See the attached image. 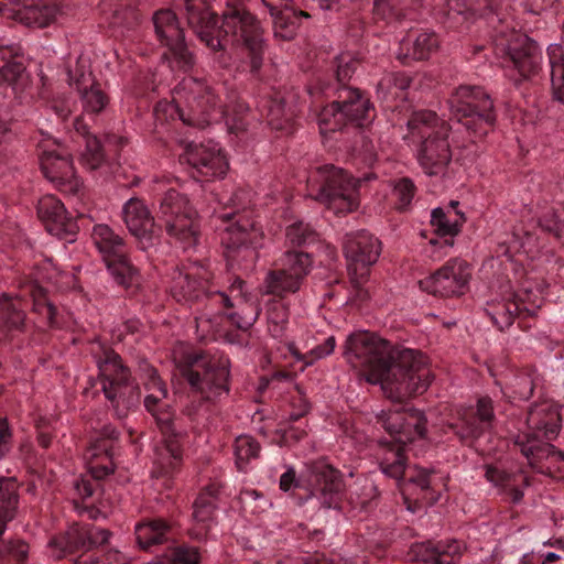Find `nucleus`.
<instances>
[{"mask_svg": "<svg viewBox=\"0 0 564 564\" xmlns=\"http://www.w3.org/2000/svg\"><path fill=\"white\" fill-rule=\"evenodd\" d=\"M346 361L371 383H380L386 397L403 402L423 393L431 383V371L422 356L412 349L395 350L375 333L350 334L344 345Z\"/></svg>", "mask_w": 564, "mask_h": 564, "instance_id": "nucleus-1", "label": "nucleus"}, {"mask_svg": "<svg viewBox=\"0 0 564 564\" xmlns=\"http://www.w3.org/2000/svg\"><path fill=\"white\" fill-rule=\"evenodd\" d=\"M212 278V272L205 265L194 262L177 269L170 285V293L176 302L191 308L196 307L197 312L207 311L195 316L196 328H202L203 333L212 328V316L232 306L230 297Z\"/></svg>", "mask_w": 564, "mask_h": 564, "instance_id": "nucleus-2", "label": "nucleus"}, {"mask_svg": "<svg viewBox=\"0 0 564 564\" xmlns=\"http://www.w3.org/2000/svg\"><path fill=\"white\" fill-rule=\"evenodd\" d=\"M191 391L212 404L223 402L230 392V362L224 356L202 350L184 352L176 361Z\"/></svg>", "mask_w": 564, "mask_h": 564, "instance_id": "nucleus-3", "label": "nucleus"}, {"mask_svg": "<svg viewBox=\"0 0 564 564\" xmlns=\"http://www.w3.org/2000/svg\"><path fill=\"white\" fill-rule=\"evenodd\" d=\"M251 203L249 191L239 188L228 199L227 204L232 212L221 213L216 216L220 221L218 229L220 230L221 245L227 249V260L231 267L240 253L243 258H249L252 265L256 258L254 249L260 245L262 232L256 227V223L245 214Z\"/></svg>", "mask_w": 564, "mask_h": 564, "instance_id": "nucleus-4", "label": "nucleus"}, {"mask_svg": "<svg viewBox=\"0 0 564 564\" xmlns=\"http://www.w3.org/2000/svg\"><path fill=\"white\" fill-rule=\"evenodd\" d=\"M382 426L394 438V444L381 447L380 470L395 480H401L405 471L404 445L415 437H424L426 419L415 409L399 408L383 412Z\"/></svg>", "mask_w": 564, "mask_h": 564, "instance_id": "nucleus-5", "label": "nucleus"}, {"mask_svg": "<svg viewBox=\"0 0 564 564\" xmlns=\"http://www.w3.org/2000/svg\"><path fill=\"white\" fill-rule=\"evenodd\" d=\"M408 129L413 140H420L417 161L424 173L443 174L452 159L448 124L434 111L421 110L408 120Z\"/></svg>", "mask_w": 564, "mask_h": 564, "instance_id": "nucleus-6", "label": "nucleus"}, {"mask_svg": "<svg viewBox=\"0 0 564 564\" xmlns=\"http://www.w3.org/2000/svg\"><path fill=\"white\" fill-rule=\"evenodd\" d=\"M172 102L184 123L198 128L218 122L227 113L215 88L204 78L184 77L172 91Z\"/></svg>", "mask_w": 564, "mask_h": 564, "instance_id": "nucleus-7", "label": "nucleus"}, {"mask_svg": "<svg viewBox=\"0 0 564 564\" xmlns=\"http://www.w3.org/2000/svg\"><path fill=\"white\" fill-rule=\"evenodd\" d=\"M105 398L117 419L128 416L140 403V389L122 358L111 348L95 355Z\"/></svg>", "mask_w": 564, "mask_h": 564, "instance_id": "nucleus-8", "label": "nucleus"}, {"mask_svg": "<svg viewBox=\"0 0 564 564\" xmlns=\"http://www.w3.org/2000/svg\"><path fill=\"white\" fill-rule=\"evenodd\" d=\"M529 433L517 435L514 445L528 459H542L556 456L564 460V453L557 451L549 442L554 440L562 427V419L557 406L551 401H542L530 406L527 416Z\"/></svg>", "mask_w": 564, "mask_h": 564, "instance_id": "nucleus-9", "label": "nucleus"}, {"mask_svg": "<svg viewBox=\"0 0 564 564\" xmlns=\"http://www.w3.org/2000/svg\"><path fill=\"white\" fill-rule=\"evenodd\" d=\"M188 25L196 35H212L219 30L224 35H257L259 22L253 14L239 7H228L221 22L207 0H185Z\"/></svg>", "mask_w": 564, "mask_h": 564, "instance_id": "nucleus-10", "label": "nucleus"}, {"mask_svg": "<svg viewBox=\"0 0 564 564\" xmlns=\"http://www.w3.org/2000/svg\"><path fill=\"white\" fill-rule=\"evenodd\" d=\"M456 120L473 138V142L494 131L497 113L489 94L478 86L462 85L448 99Z\"/></svg>", "mask_w": 564, "mask_h": 564, "instance_id": "nucleus-11", "label": "nucleus"}, {"mask_svg": "<svg viewBox=\"0 0 564 564\" xmlns=\"http://www.w3.org/2000/svg\"><path fill=\"white\" fill-rule=\"evenodd\" d=\"M376 116L370 99L357 88L340 86L336 90V99L325 106L317 121L322 134L341 130L348 122L364 127Z\"/></svg>", "mask_w": 564, "mask_h": 564, "instance_id": "nucleus-12", "label": "nucleus"}, {"mask_svg": "<svg viewBox=\"0 0 564 564\" xmlns=\"http://www.w3.org/2000/svg\"><path fill=\"white\" fill-rule=\"evenodd\" d=\"M158 220L170 237L183 243L184 249L197 243V213L186 195L169 189L160 200Z\"/></svg>", "mask_w": 564, "mask_h": 564, "instance_id": "nucleus-13", "label": "nucleus"}, {"mask_svg": "<svg viewBox=\"0 0 564 564\" xmlns=\"http://www.w3.org/2000/svg\"><path fill=\"white\" fill-rule=\"evenodd\" d=\"M91 239L116 282L127 290L138 288L140 274L127 257L123 239L105 224L94 226Z\"/></svg>", "mask_w": 564, "mask_h": 564, "instance_id": "nucleus-14", "label": "nucleus"}, {"mask_svg": "<svg viewBox=\"0 0 564 564\" xmlns=\"http://www.w3.org/2000/svg\"><path fill=\"white\" fill-rule=\"evenodd\" d=\"M322 185L315 199L335 214H347L359 206L358 187L360 180L351 177L343 169L323 165L317 169Z\"/></svg>", "mask_w": 564, "mask_h": 564, "instance_id": "nucleus-15", "label": "nucleus"}, {"mask_svg": "<svg viewBox=\"0 0 564 564\" xmlns=\"http://www.w3.org/2000/svg\"><path fill=\"white\" fill-rule=\"evenodd\" d=\"M278 268L267 273L264 288L268 294L283 297L300 291L310 274L313 260L307 252L288 250L278 259Z\"/></svg>", "mask_w": 564, "mask_h": 564, "instance_id": "nucleus-16", "label": "nucleus"}, {"mask_svg": "<svg viewBox=\"0 0 564 564\" xmlns=\"http://www.w3.org/2000/svg\"><path fill=\"white\" fill-rule=\"evenodd\" d=\"M41 169L45 177L65 193L75 194L82 182L75 173L69 153L55 140H43L39 143Z\"/></svg>", "mask_w": 564, "mask_h": 564, "instance_id": "nucleus-17", "label": "nucleus"}, {"mask_svg": "<svg viewBox=\"0 0 564 564\" xmlns=\"http://www.w3.org/2000/svg\"><path fill=\"white\" fill-rule=\"evenodd\" d=\"M471 279L470 265L462 259L448 260L430 276L421 280L422 291L443 297L460 296L469 288Z\"/></svg>", "mask_w": 564, "mask_h": 564, "instance_id": "nucleus-18", "label": "nucleus"}, {"mask_svg": "<svg viewBox=\"0 0 564 564\" xmlns=\"http://www.w3.org/2000/svg\"><path fill=\"white\" fill-rule=\"evenodd\" d=\"M495 420L494 401L489 397H481L475 406L459 411L457 421L448 427L462 444L473 446L486 432L491 431Z\"/></svg>", "mask_w": 564, "mask_h": 564, "instance_id": "nucleus-19", "label": "nucleus"}, {"mask_svg": "<svg viewBox=\"0 0 564 564\" xmlns=\"http://www.w3.org/2000/svg\"><path fill=\"white\" fill-rule=\"evenodd\" d=\"M163 442L155 448L152 475L154 477H171L183 462L184 433L176 431L174 421L169 413L158 416Z\"/></svg>", "mask_w": 564, "mask_h": 564, "instance_id": "nucleus-20", "label": "nucleus"}, {"mask_svg": "<svg viewBox=\"0 0 564 564\" xmlns=\"http://www.w3.org/2000/svg\"><path fill=\"white\" fill-rule=\"evenodd\" d=\"M62 0L0 1V15L29 28L48 26L61 9Z\"/></svg>", "mask_w": 564, "mask_h": 564, "instance_id": "nucleus-21", "label": "nucleus"}, {"mask_svg": "<svg viewBox=\"0 0 564 564\" xmlns=\"http://www.w3.org/2000/svg\"><path fill=\"white\" fill-rule=\"evenodd\" d=\"M306 474L312 486L310 498H315L323 508H336L344 490L339 470L321 459L307 464Z\"/></svg>", "mask_w": 564, "mask_h": 564, "instance_id": "nucleus-22", "label": "nucleus"}, {"mask_svg": "<svg viewBox=\"0 0 564 564\" xmlns=\"http://www.w3.org/2000/svg\"><path fill=\"white\" fill-rule=\"evenodd\" d=\"M185 161L195 170L196 176L209 181L223 177L228 170V162L218 144L188 143L184 152Z\"/></svg>", "mask_w": 564, "mask_h": 564, "instance_id": "nucleus-23", "label": "nucleus"}, {"mask_svg": "<svg viewBox=\"0 0 564 564\" xmlns=\"http://www.w3.org/2000/svg\"><path fill=\"white\" fill-rule=\"evenodd\" d=\"M36 212L45 229L59 239L74 241L77 223L67 215L64 204L54 195H45L37 202Z\"/></svg>", "mask_w": 564, "mask_h": 564, "instance_id": "nucleus-24", "label": "nucleus"}, {"mask_svg": "<svg viewBox=\"0 0 564 564\" xmlns=\"http://www.w3.org/2000/svg\"><path fill=\"white\" fill-rule=\"evenodd\" d=\"M344 254L349 262V271L355 273L360 268L367 272L380 254L381 243L378 238L366 230L347 234L343 242Z\"/></svg>", "mask_w": 564, "mask_h": 564, "instance_id": "nucleus-25", "label": "nucleus"}, {"mask_svg": "<svg viewBox=\"0 0 564 564\" xmlns=\"http://www.w3.org/2000/svg\"><path fill=\"white\" fill-rule=\"evenodd\" d=\"M67 76L69 85L79 93L86 112L98 113L107 106L108 97L95 85L86 59L79 57L75 69H69Z\"/></svg>", "mask_w": 564, "mask_h": 564, "instance_id": "nucleus-26", "label": "nucleus"}, {"mask_svg": "<svg viewBox=\"0 0 564 564\" xmlns=\"http://www.w3.org/2000/svg\"><path fill=\"white\" fill-rule=\"evenodd\" d=\"M219 495L220 486L210 484L206 486L195 499L192 513L194 527L188 530V534L192 539L202 540L206 536L215 519Z\"/></svg>", "mask_w": 564, "mask_h": 564, "instance_id": "nucleus-27", "label": "nucleus"}, {"mask_svg": "<svg viewBox=\"0 0 564 564\" xmlns=\"http://www.w3.org/2000/svg\"><path fill=\"white\" fill-rule=\"evenodd\" d=\"M510 57L522 79L538 73L542 59L540 46L532 37H510L506 44Z\"/></svg>", "mask_w": 564, "mask_h": 564, "instance_id": "nucleus-28", "label": "nucleus"}, {"mask_svg": "<svg viewBox=\"0 0 564 564\" xmlns=\"http://www.w3.org/2000/svg\"><path fill=\"white\" fill-rule=\"evenodd\" d=\"M123 219L129 231L140 240L143 250L153 243L154 219L142 200L130 198L123 206Z\"/></svg>", "mask_w": 564, "mask_h": 564, "instance_id": "nucleus-29", "label": "nucleus"}, {"mask_svg": "<svg viewBox=\"0 0 564 564\" xmlns=\"http://www.w3.org/2000/svg\"><path fill=\"white\" fill-rule=\"evenodd\" d=\"M539 306H529L520 295H513L512 299L491 302L485 308L486 314L492 324L501 332L509 328L516 317L524 318L533 316Z\"/></svg>", "mask_w": 564, "mask_h": 564, "instance_id": "nucleus-30", "label": "nucleus"}, {"mask_svg": "<svg viewBox=\"0 0 564 564\" xmlns=\"http://www.w3.org/2000/svg\"><path fill=\"white\" fill-rule=\"evenodd\" d=\"M412 553L417 561L432 564H455L463 553V543L458 540H446L415 544Z\"/></svg>", "mask_w": 564, "mask_h": 564, "instance_id": "nucleus-31", "label": "nucleus"}, {"mask_svg": "<svg viewBox=\"0 0 564 564\" xmlns=\"http://www.w3.org/2000/svg\"><path fill=\"white\" fill-rule=\"evenodd\" d=\"M100 9L113 30L130 31L140 23L137 0H101Z\"/></svg>", "mask_w": 564, "mask_h": 564, "instance_id": "nucleus-32", "label": "nucleus"}, {"mask_svg": "<svg viewBox=\"0 0 564 564\" xmlns=\"http://www.w3.org/2000/svg\"><path fill=\"white\" fill-rule=\"evenodd\" d=\"M48 547L52 554L62 558L67 555L75 554L77 552H87V533L85 523H74L67 528L64 532L54 535L48 541Z\"/></svg>", "mask_w": 564, "mask_h": 564, "instance_id": "nucleus-33", "label": "nucleus"}, {"mask_svg": "<svg viewBox=\"0 0 564 564\" xmlns=\"http://www.w3.org/2000/svg\"><path fill=\"white\" fill-rule=\"evenodd\" d=\"M437 48V37H401L395 56L403 65H410L427 59Z\"/></svg>", "mask_w": 564, "mask_h": 564, "instance_id": "nucleus-34", "label": "nucleus"}, {"mask_svg": "<svg viewBox=\"0 0 564 564\" xmlns=\"http://www.w3.org/2000/svg\"><path fill=\"white\" fill-rule=\"evenodd\" d=\"M172 538L171 524L161 518L145 520L135 525V539L139 546L148 550L153 545L163 544Z\"/></svg>", "mask_w": 564, "mask_h": 564, "instance_id": "nucleus-35", "label": "nucleus"}, {"mask_svg": "<svg viewBox=\"0 0 564 564\" xmlns=\"http://www.w3.org/2000/svg\"><path fill=\"white\" fill-rule=\"evenodd\" d=\"M485 477L499 489V492L506 495L512 503H519L523 499V490L519 487V480L527 485V479L516 474H509L492 465L485 466Z\"/></svg>", "mask_w": 564, "mask_h": 564, "instance_id": "nucleus-36", "label": "nucleus"}, {"mask_svg": "<svg viewBox=\"0 0 564 564\" xmlns=\"http://www.w3.org/2000/svg\"><path fill=\"white\" fill-rule=\"evenodd\" d=\"M25 303L21 295L0 297V328L7 330H22L25 324Z\"/></svg>", "mask_w": 564, "mask_h": 564, "instance_id": "nucleus-37", "label": "nucleus"}, {"mask_svg": "<svg viewBox=\"0 0 564 564\" xmlns=\"http://www.w3.org/2000/svg\"><path fill=\"white\" fill-rule=\"evenodd\" d=\"M85 458L88 460V473L97 482L115 471L112 453L106 445L91 444L85 453Z\"/></svg>", "mask_w": 564, "mask_h": 564, "instance_id": "nucleus-38", "label": "nucleus"}, {"mask_svg": "<svg viewBox=\"0 0 564 564\" xmlns=\"http://www.w3.org/2000/svg\"><path fill=\"white\" fill-rule=\"evenodd\" d=\"M412 78L404 72L386 73L377 85V96L384 102L404 100Z\"/></svg>", "mask_w": 564, "mask_h": 564, "instance_id": "nucleus-39", "label": "nucleus"}, {"mask_svg": "<svg viewBox=\"0 0 564 564\" xmlns=\"http://www.w3.org/2000/svg\"><path fill=\"white\" fill-rule=\"evenodd\" d=\"M551 66V84L553 98L564 105V52L561 45L551 44L547 47Z\"/></svg>", "mask_w": 564, "mask_h": 564, "instance_id": "nucleus-40", "label": "nucleus"}, {"mask_svg": "<svg viewBox=\"0 0 564 564\" xmlns=\"http://www.w3.org/2000/svg\"><path fill=\"white\" fill-rule=\"evenodd\" d=\"M74 127L77 132L85 137L86 140L85 151L80 159L82 164L89 170L98 169L105 160L100 141L95 135L88 133L87 128L80 118H76Z\"/></svg>", "mask_w": 564, "mask_h": 564, "instance_id": "nucleus-41", "label": "nucleus"}, {"mask_svg": "<svg viewBox=\"0 0 564 564\" xmlns=\"http://www.w3.org/2000/svg\"><path fill=\"white\" fill-rule=\"evenodd\" d=\"M261 446L259 442L250 435H240L235 440L234 453L236 466L240 471L247 470V465L251 459L259 457Z\"/></svg>", "mask_w": 564, "mask_h": 564, "instance_id": "nucleus-42", "label": "nucleus"}, {"mask_svg": "<svg viewBox=\"0 0 564 564\" xmlns=\"http://www.w3.org/2000/svg\"><path fill=\"white\" fill-rule=\"evenodd\" d=\"M169 52L164 53L163 56L169 58L172 64H175L180 69L187 70L194 65V56L188 51L185 43V37H164Z\"/></svg>", "mask_w": 564, "mask_h": 564, "instance_id": "nucleus-43", "label": "nucleus"}, {"mask_svg": "<svg viewBox=\"0 0 564 564\" xmlns=\"http://www.w3.org/2000/svg\"><path fill=\"white\" fill-rule=\"evenodd\" d=\"M26 293L31 296L33 302V311L42 315L50 326L55 324L56 307L48 300L46 291L37 283H30L26 286Z\"/></svg>", "mask_w": 564, "mask_h": 564, "instance_id": "nucleus-44", "label": "nucleus"}, {"mask_svg": "<svg viewBox=\"0 0 564 564\" xmlns=\"http://www.w3.org/2000/svg\"><path fill=\"white\" fill-rule=\"evenodd\" d=\"M464 223L463 216L455 213V218L452 219L451 212L445 213L442 208H434L431 214V224L440 236H455L459 232Z\"/></svg>", "mask_w": 564, "mask_h": 564, "instance_id": "nucleus-45", "label": "nucleus"}, {"mask_svg": "<svg viewBox=\"0 0 564 564\" xmlns=\"http://www.w3.org/2000/svg\"><path fill=\"white\" fill-rule=\"evenodd\" d=\"M155 35H183L184 30L174 11L160 9L152 17Z\"/></svg>", "mask_w": 564, "mask_h": 564, "instance_id": "nucleus-46", "label": "nucleus"}, {"mask_svg": "<svg viewBox=\"0 0 564 564\" xmlns=\"http://www.w3.org/2000/svg\"><path fill=\"white\" fill-rule=\"evenodd\" d=\"M268 330L274 338L284 336L289 322L288 308L279 302L271 303L267 311Z\"/></svg>", "mask_w": 564, "mask_h": 564, "instance_id": "nucleus-47", "label": "nucleus"}, {"mask_svg": "<svg viewBox=\"0 0 564 564\" xmlns=\"http://www.w3.org/2000/svg\"><path fill=\"white\" fill-rule=\"evenodd\" d=\"M268 123L275 130L286 129L294 118V111L285 107L282 99H272L268 102Z\"/></svg>", "mask_w": 564, "mask_h": 564, "instance_id": "nucleus-48", "label": "nucleus"}, {"mask_svg": "<svg viewBox=\"0 0 564 564\" xmlns=\"http://www.w3.org/2000/svg\"><path fill=\"white\" fill-rule=\"evenodd\" d=\"M285 238L291 246L303 247L314 243L317 240V232L310 224L297 221L286 228Z\"/></svg>", "mask_w": 564, "mask_h": 564, "instance_id": "nucleus-49", "label": "nucleus"}, {"mask_svg": "<svg viewBox=\"0 0 564 564\" xmlns=\"http://www.w3.org/2000/svg\"><path fill=\"white\" fill-rule=\"evenodd\" d=\"M29 554V545L22 540L0 541V558L22 564Z\"/></svg>", "mask_w": 564, "mask_h": 564, "instance_id": "nucleus-50", "label": "nucleus"}, {"mask_svg": "<svg viewBox=\"0 0 564 564\" xmlns=\"http://www.w3.org/2000/svg\"><path fill=\"white\" fill-rule=\"evenodd\" d=\"M336 347V339L334 336L327 337L322 344L315 346L306 354L293 352L297 360L304 362L305 366H311L315 361L323 359L333 354Z\"/></svg>", "mask_w": 564, "mask_h": 564, "instance_id": "nucleus-51", "label": "nucleus"}, {"mask_svg": "<svg viewBox=\"0 0 564 564\" xmlns=\"http://www.w3.org/2000/svg\"><path fill=\"white\" fill-rule=\"evenodd\" d=\"M539 224L543 230L554 235L557 239H564V210L545 213Z\"/></svg>", "mask_w": 564, "mask_h": 564, "instance_id": "nucleus-52", "label": "nucleus"}, {"mask_svg": "<svg viewBox=\"0 0 564 564\" xmlns=\"http://www.w3.org/2000/svg\"><path fill=\"white\" fill-rule=\"evenodd\" d=\"M25 72V66L18 57L9 58L0 65L1 78L10 85L17 84Z\"/></svg>", "mask_w": 564, "mask_h": 564, "instance_id": "nucleus-53", "label": "nucleus"}, {"mask_svg": "<svg viewBox=\"0 0 564 564\" xmlns=\"http://www.w3.org/2000/svg\"><path fill=\"white\" fill-rule=\"evenodd\" d=\"M171 561L173 564H199V549L187 544L177 545L171 552Z\"/></svg>", "mask_w": 564, "mask_h": 564, "instance_id": "nucleus-54", "label": "nucleus"}, {"mask_svg": "<svg viewBox=\"0 0 564 564\" xmlns=\"http://www.w3.org/2000/svg\"><path fill=\"white\" fill-rule=\"evenodd\" d=\"M337 69L336 77L340 86H345V82L348 80L355 73L358 61L349 53H341L336 57Z\"/></svg>", "mask_w": 564, "mask_h": 564, "instance_id": "nucleus-55", "label": "nucleus"}, {"mask_svg": "<svg viewBox=\"0 0 564 564\" xmlns=\"http://www.w3.org/2000/svg\"><path fill=\"white\" fill-rule=\"evenodd\" d=\"M414 193L415 185L410 178L403 177L399 180L393 188V194L399 202L398 208L403 209L409 206L413 199Z\"/></svg>", "mask_w": 564, "mask_h": 564, "instance_id": "nucleus-56", "label": "nucleus"}, {"mask_svg": "<svg viewBox=\"0 0 564 564\" xmlns=\"http://www.w3.org/2000/svg\"><path fill=\"white\" fill-rule=\"evenodd\" d=\"M198 400L189 401L182 410V413L189 419L191 422L199 424L203 419L207 417L209 413L208 401H203L200 397Z\"/></svg>", "mask_w": 564, "mask_h": 564, "instance_id": "nucleus-57", "label": "nucleus"}, {"mask_svg": "<svg viewBox=\"0 0 564 564\" xmlns=\"http://www.w3.org/2000/svg\"><path fill=\"white\" fill-rule=\"evenodd\" d=\"M86 524L88 551L102 546L108 543L112 533L108 529H104L91 523Z\"/></svg>", "mask_w": 564, "mask_h": 564, "instance_id": "nucleus-58", "label": "nucleus"}, {"mask_svg": "<svg viewBox=\"0 0 564 564\" xmlns=\"http://www.w3.org/2000/svg\"><path fill=\"white\" fill-rule=\"evenodd\" d=\"M140 369L145 376L144 387L147 391L156 392L160 390H167L166 384L162 381L158 371L147 361L140 364Z\"/></svg>", "mask_w": 564, "mask_h": 564, "instance_id": "nucleus-59", "label": "nucleus"}, {"mask_svg": "<svg viewBox=\"0 0 564 564\" xmlns=\"http://www.w3.org/2000/svg\"><path fill=\"white\" fill-rule=\"evenodd\" d=\"M245 45L249 51L251 59V72L257 73L262 66V39L261 37H243Z\"/></svg>", "mask_w": 564, "mask_h": 564, "instance_id": "nucleus-60", "label": "nucleus"}, {"mask_svg": "<svg viewBox=\"0 0 564 564\" xmlns=\"http://www.w3.org/2000/svg\"><path fill=\"white\" fill-rule=\"evenodd\" d=\"M366 273L367 272H361L358 278L357 272L355 273V271H349L351 283L350 295L354 302L364 303L369 299V292L364 286Z\"/></svg>", "mask_w": 564, "mask_h": 564, "instance_id": "nucleus-61", "label": "nucleus"}, {"mask_svg": "<svg viewBox=\"0 0 564 564\" xmlns=\"http://www.w3.org/2000/svg\"><path fill=\"white\" fill-rule=\"evenodd\" d=\"M512 388L513 398L528 400L533 394L534 383L530 376L521 375L516 377Z\"/></svg>", "mask_w": 564, "mask_h": 564, "instance_id": "nucleus-62", "label": "nucleus"}, {"mask_svg": "<svg viewBox=\"0 0 564 564\" xmlns=\"http://www.w3.org/2000/svg\"><path fill=\"white\" fill-rule=\"evenodd\" d=\"M166 395H167V390L150 392L145 395L144 406L154 416L156 422H158V416L163 415V413H169L170 415H172V413L167 410L158 411L160 403L166 398ZM171 417L173 419V416H171Z\"/></svg>", "mask_w": 564, "mask_h": 564, "instance_id": "nucleus-63", "label": "nucleus"}, {"mask_svg": "<svg viewBox=\"0 0 564 564\" xmlns=\"http://www.w3.org/2000/svg\"><path fill=\"white\" fill-rule=\"evenodd\" d=\"M100 489V484L90 478H82L76 482L78 495L84 498H91Z\"/></svg>", "mask_w": 564, "mask_h": 564, "instance_id": "nucleus-64", "label": "nucleus"}]
</instances>
